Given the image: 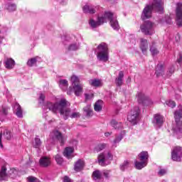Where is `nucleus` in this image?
Instances as JSON below:
<instances>
[{"label": "nucleus", "mask_w": 182, "mask_h": 182, "mask_svg": "<svg viewBox=\"0 0 182 182\" xmlns=\"http://www.w3.org/2000/svg\"><path fill=\"white\" fill-rule=\"evenodd\" d=\"M0 65H2V61L0 62Z\"/></svg>", "instance_id": "nucleus-58"}, {"label": "nucleus", "mask_w": 182, "mask_h": 182, "mask_svg": "<svg viewBox=\"0 0 182 182\" xmlns=\"http://www.w3.org/2000/svg\"><path fill=\"white\" fill-rule=\"evenodd\" d=\"M8 110H9V107H2L3 114H8Z\"/></svg>", "instance_id": "nucleus-49"}, {"label": "nucleus", "mask_w": 182, "mask_h": 182, "mask_svg": "<svg viewBox=\"0 0 182 182\" xmlns=\"http://www.w3.org/2000/svg\"><path fill=\"white\" fill-rule=\"evenodd\" d=\"M103 174L105 177L107 178V177H109V174H110V171H104Z\"/></svg>", "instance_id": "nucleus-50"}, {"label": "nucleus", "mask_w": 182, "mask_h": 182, "mask_svg": "<svg viewBox=\"0 0 182 182\" xmlns=\"http://www.w3.org/2000/svg\"><path fill=\"white\" fill-rule=\"evenodd\" d=\"M171 158L173 161H181L182 148L180 146L174 147L171 151Z\"/></svg>", "instance_id": "nucleus-15"}, {"label": "nucleus", "mask_w": 182, "mask_h": 182, "mask_svg": "<svg viewBox=\"0 0 182 182\" xmlns=\"http://www.w3.org/2000/svg\"><path fill=\"white\" fill-rule=\"evenodd\" d=\"M105 137H109V136H112V132H105Z\"/></svg>", "instance_id": "nucleus-55"}, {"label": "nucleus", "mask_w": 182, "mask_h": 182, "mask_svg": "<svg viewBox=\"0 0 182 182\" xmlns=\"http://www.w3.org/2000/svg\"><path fill=\"white\" fill-rule=\"evenodd\" d=\"M173 73H174V66H171L170 68H168L166 75L168 77H170L171 75H173Z\"/></svg>", "instance_id": "nucleus-45"}, {"label": "nucleus", "mask_w": 182, "mask_h": 182, "mask_svg": "<svg viewBox=\"0 0 182 182\" xmlns=\"http://www.w3.org/2000/svg\"><path fill=\"white\" fill-rule=\"evenodd\" d=\"M55 160L56 163L60 165L62 164V163H63V158H62V156L60 154H57L55 156Z\"/></svg>", "instance_id": "nucleus-41"}, {"label": "nucleus", "mask_w": 182, "mask_h": 182, "mask_svg": "<svg viewBox=\"0 0 182 182\" xmlns=\"http://www.w3.org/2000/svg\"><path fill=\"white\" fill-rule=\"evenodd\" d=\"M167 173V171L166 169H160L158 172L159 176H164Z\"/></svg>", "instance_id": "nucleus-47"}, {"label": "nucleus", "mask_w": 182, "mask_h": 182, "mask_svg": "<svg viewBox=\"0 0 182 182\" xmlns=\"http://www.w3.org/2000/svg\"><path fill=\"white\" fill-rule=\"evenodd\" d=\"M166 23H171V19L168 17V19L166 20Z\"/></svg>", "instance_id": "nucleus-56"}, {"label": "nucleus", "mask_w": 182, "mask_h": 182, "mask_svg": "<svg viewBox=\"0 0 182 182\" xmlns=\"http://www.w3.org/2000/svg\"><path fill=\"white\" fill-rule=\"evenodd\" d=\"M16 176H18V171L16 169L12 168L7 172L6 166H1L0 169V181H6L9 177L15 178Z\"/></svg>", "instance_id": "nucleus-6"}, {"label": "nucleus", "mask_w": 182, "mask_h": 182, "mask_svg": "<svg viewBox=\"0 0 182 182\" xmlns=\"http://www.w3.org/2000/svg\"><path fill=\"white\" fill-rule=\"evenodd\" d=\"M102 109H103V101L99 100L94 105V110L95 112H101Z\"/></svg>", "instance_id": "nucleus-32"}, {"label": "nucleus", "mask_w": 182, "mask_h": 182, "mask_svg": "<svg viewBox=\"0 0 182 182\" xmlns=\"http://www.w3.org/2000/svg\"><path fill=\"white\" fill-rule=\"evenodd\" d=\"M38 102H39L40 105L43 104V102H45V95H43V94L40 95Z\"/></svg>", "instance_id": "nucleus-46"}, {"label": "nucleus", "mask_w": 182, "mask_h": 182, "mask_svg": "<svg viewBox=\"0 0 182 182\" xmlns=\"http://www.w3.org/2000/svg\"><path fill=\"white\" fill-rule=\"evenodd\" d=\"M154 23H151V21H145L144 23L140 26V29L144 35H153V33H154Z\"/></svg>", "instance_id": "nucleus-13"}, {"label": "nucleus", "mask_w": 182, "mask_h": 182, "mask_svg": "<svg viewBox=\"0 0 182 182\" xmlns=\"http://www.w3.org/2000/svg\"><path fill=\"white\" fill-rule=\"evenodd\" d=\"M89 84L94 87H99L102 86V80L97 79L90 80Z\"/></svg>", "instance_id": "nucleus-31"}, {"label": "nucleus", "mask_w": 182, "mask_h": 182, "mask_svg": "<svg viewBox=\"0 0 182 182\" xmlns=\"http://www.w3.org/2000/svg\"><path fill=\"white\" fill-rule=\"evenodd\" d=\"M68 95H70L71 94V92L70 91H68Z\"/></svg>", "instance_id": "nucleus-57"}, {"label": "nucleus", "mask_w": 182, "mask_h": 182, "mask_svg": "<svg viewBox=\"0 0 182 182\" xmlns=\"http://www.w3.org/2000/svg\"><path fill=\"white\" fill-rule=\"evenodd\" d=\"M129 80H130V79H131L130 77H129Z\"/></svg>", "instance_id": "nucleus-60"}, {"label": "nucleus", "mask_w": 182, "mask_h": 182, "mask_svg": "<svg viewBox=\"0 0 182 182\" xmlns=\"http://www.w3.org/2000/svg\"><path fill=\"white\" fill-rule=\"evenodd\" d=\"M63 182H73L72 180L68 176H64Z\"/></svg>", "instance_id": "nucleus-51"}, {"label": "nucleus", "mask_w": 182, "mask_h": 182, "mask_svg": "<svg viewBox=\"0 0 182 182\" xmlns=\"http://www.w3.org/2000/svg\"><path fill=\"white\" fill-rule=\"evenodd\" d=\"M3 137L6 140H11L12 137H14V135L12 134V132H11V131L6 129L4 132Z\"/></svg>", "instance_id": "nucleus-34"}, {"label": "nucleus", "mask_w": 182, "mask_h": 182, "mask_svg": "<svg viewBox=\"0 0 182 182\" xmlns=\"http://www.w3.org/2000/svg\"><path fill=\"white\" fill-rule=\"evenodd\" d=\"M176 23L178 26H182V4L178 3L176 5Z\"/></svg>", "instance_id": "nucleus-16"}, {"label": "nucleus", "mask_w": 182, "mask_h": 182, "mask_svg": "<svg viewBox=\"0 0 182 182\" xmlns=\"http://www.w3.org/2000/svg\"><path fill=\"white\" fill-rule=\"evenodd\" d=\"M156 75L157 77L163 76L164 75V65L162 64H158L156 68Z\"/></svg>", "instance_id": "nucleus-28"}, {"label": "nucleus", "mask_w": 182, "mask_h": 182, "mask_svg": "<svg viewBox=\"0 0 182 182\" xmlns=\"http://www.w3.org/2000/svg\"><path fill=\"white\" fill-rule=\"evenodd\" d=\"M126 136V131H122L119 134L115 136V139L113 141L114 144H117V143H120L123 138Z\"/></svg>", "instance_id": "nucleus-25"}, {"label": "nucleus", "mask_w": 182, "mask_h": 182, "mask_svg": "<svg viewBox=\"0 0 182 182\" xmlns=\"http://www.w3.org/2000/svg\"><path fill=\"white\" fill-rule=\"evenodd\" d=\"M149 163V152L141 151L138 155L137 160L135 161L134 164L137 170H141L147 166Z\"/></svg>", "instance_id": "nucleus-5"}, {"label": "nucleus", "mask_w": 182, "mask_h": 182, "mask_svg": "<svg viewBox=\"0 0 182 182\" xmlns=\"http://www.w3.org/2000/svg\"><path fill=\"white\" fill-rule=\"evenodd\" d=\"M124 77V73L123 71H119L118 77L115 79V85L117 86L120 87L123 85V78Z\"/></svg>", "instance_id": "nucleus-23"}, {"label": "nucleus", "mask_w": 182, "mask_h": 182, "mask_svg": "<svg viewBox=\"0 0 182 182\" xmlns=\"http://www.w3.org/2000/svg\"><path fill=\"white\" fill-rule=\"evenodd\" d=\"M75 144H76L77 141H75Z\"/></svg>", "instance_id": "nucleus-59"}, {"label": "nucleus", "mask_w": 182, "mask_h": 182, "mask_svg": "<svg viewBox=\"0 0 182 182\" xmlns=\"http://www.w3.org/2000/svg\"><path fill=\"white\" fill-rule=\"evenodd\" d=\"M5 68L6 69H14L15 67V60L12 58H7L5 62Z\"/></svg>", "instance_id": "nucleus-24"}, {"label": "nucleus", "mask_w": 182, "mask_h": 182, "mask_svg": "<svg viewBox=\"0 0 182 182\" xmlns=\"http://www.w3.org/2000/svg\"><path fill=\"white\" fill-rule=\"evenodd\" d=\"M140 114V108L135 107L127 117V120L132 124H137L139 122V116Z\"/></svg>", "instance_id": "nucleus-10"}, {"label": "nucleus", "mask_w": 182, "mask_h": 182, "mask_svg": "<svg viewBox=\"0 0 182 182\" xmlns=\"http://www.w3.org/2000/svg\"><path fill=\"white\" fill-rule=\"evenodd\" d=\"M174 118L176 124L173 127L174 133H182V106L174 112Z\"/></svg>", "instance_id": "nucleus-7"}, {"label": "nucleus", "mask_w": 182, "mask_h": 182, "mask_svg": "<svg viewBox=\"0 0 182 182\" xmlns=\"http://www.w3.org/2000/svg\"><path fill=\"white\" fill-rule=\"evenodd\" d=\"M97 58L101 62H107V60H109V49L107 48V44L102 43L97 46Z\"/></svg>", "instance_id": "nucleus-4"}, {"label": "nucleus", "mask_w": 182, "mask_h": 182, "mask_svg": "<svg viewBox=\"0 0 182 182\" xmlns=\"http://www.w3.org/2000/svg\"><path fill=\"white\" fill-rule=\"evenodd\" d=\"M68 50H77L79 49V44L73 43L68 47Z\"/></svg>", "instance_id": "nucleus-38"}, {"label": "nucleus", "mask_w": 182, "mask_h": 182, "mask_svg": "<svg viewBox=\"0 0 182 182\" xmlns=\"http://www.w3.org/2000/svg\"><path fill=\"white\" fill-rule=\"evenodd\" d=\"M28 182H40L39 179L36 178L35 176H28L27 178Z\"/></svg>", "instance_id": "nucleus-44"}, {"label": "nucleus", "mask_w": 182, "mask_h": 182, "mask_svg": "<svg viewBox=\"0 0 182 182\" xmlns=\"http://www.w3.org/2000/svg\"><path fill=\"white\" fill-rule=\"evenodd\" d=\"M166 106H168V107H171V109L176 107V102L174 101L168 100L166 102Z\"/></svg>", "instance_id": "nucleus-43"}, {"label": "nucleus", "mask_w": 182, "mask_h": 182, "mask_svg": "<svg viewBox=\"0 0 182 182\" xmlns=\"http://www.w3.org/2000/svg\"><path fill=\"white\" fill-rule=\"evenodd\" d=\"M163 4L164 3L161 0H153L152 4L147 5L142 11L141 18L143 21L151 18V12H153V11L163 14L164 9Z\"/></svg>", "instance_id": "nucleus-3"}, {"label": "nucleus", "mask_w": 182, "mask_h": 182, "mask_svg": "<svg viewBox=\"0 0 182 182\" xmlns=\"http://www.w3.org/2000/svg\"><path fill=\"white\" fill-rule=\"evenodd\" d=\"M59 86L62 90H67L69 87V82L67 80H60Z\"/></svg>", "instance_id": "nucleus-33"}, {"label": "nucleus", "mask_w": 182, "mask_h": 182, "mask_svg": "<svg viewBox=\"0 0 182 182\" xmlns=\"http://www.w3.org/2000/svg\"><path fill=\"white\" fill-rule=\"evenodd\" d=\"M84 112L86 113V115L88 117H90V116H93V110L92 109L90 105H88L85 107H84Z\"/></svg>", "instance_id": "nucleus-35"}, {"label": "nucleus", "mask_w": 182, "mask_h": 182, "mask_svg": "<svg viewBox=\"0 0 182 182\" xmlns=\"http://www.w3.org/2000/svg\"><path fill=\"white\" fill-rule=\"evenodd\" d=\"M39 163L41 167H49L52 163V161H50V158L48 156H43L41 158Z\"/></svg>", "instance_id": "nucleus-20"}, {"label": "nucleus", "mask_w": 182, "mask_h": 182, "mask_svg": "<svg viewBox=\"0 0 182 182\" xmlns=\"http://www.w3.org/2000/svg\"><path fill=\"white\" fill-rule=\"evenodd\" d=\"M177 62H178V63H181V62H182V54L181 53H179V57L177 59Z\"/></svg>", "instance_id": "nucleus-52"}, {"label": "nucleus", "mask_w": 182, "mask_h": 182, "mask_svg": "<svg viewBox=\"0 0 182 182\" xmlns=\"http://www.w3.org/2000/svg\"><path fill=\"white\" fill-rule=\"evenodd\" d=\"M50 139L48 140V143H54L55 140H58V141L60 142V144H65V141L66 140V137L62 134L59 131L54 130L50 134Z\"/></svg>", "instance_id": "nucleus-11"}, {"label": "nucleus", "mask_w": 182, "mask_h": 182, "mask_svg": "<svg viewBox=\"0 0 182 182\" xmlns=\"http://www.w3.org/2000/svg\"><path fill=\"white\" fill-rule=\"evenodd\" d=\"M112 160H113V155L110 152L107 154L102 153L98 156V164L102 167L109 166Z\"/></svg>", "instance_id": "nucleus-9"}, {"label": "nucleus", "mask_w": 182, "mask_h": 182, "mask_svg": "<svg viewBox=\"0 0 182 182\" xmlns=\"http://www.w3.org/2000/svg\"><path fill=\"white\" fill-rule=\"evenodd\" d=\"M73 154V148L68 146L65 148L63 152V156L67 159H72V157H73V156H72Z\"/></svg>", "instance_id": "nucleus-29"}, {"label": "nucleus", "mask_w": 182, "mask_h": 182, "mask_svg": "<svg viewBox=\"0 0 182 182\" xmlns=\"http://www.w3.org/2000/svg\"><path fill=\"white\" fill-rule=\"evenodd\" d=\"M139 48L144 55H146L147 49H149V43L144 38H140Z\"/></svg>", "instance_id": "nucleus-19"}, {"label": "nucleus", "mask_w": 182, "mask_h": 182, "mask_svg": "<svg viewBox=\"0 0 182 182\" xmlns=\"http://www.w3.org/2000/svg\"><path fill=\"white\" fill-rule=\"evenodd\" d=\"M130 166V163L129 161H125L121 166H120V169L122 171H124L126 168H129V166Z\"/></svg>", "instance_id": "nucleus-40"}, {"label": "nucleus", "mask_w": 182, "mask_h": 182, "mask_svg": "<svg viewBox=\"0 0 182 182\" xmlns=\"http://www.w3.org/2000/svg\"><path fill=\"white\" fill-rule=\"evenodd\" d=\"M107 21H109L110 26L114 31H119V29H120L119 21H117V19L114 17L113 13L109 11L105 12L102 16H98L97 21H95L93 18H90L88 23L92 29H96V28H99L100 25H103L105 22H107Z\"/></svg>", "instance_id": "nucleus-2"}, {"label": "nucleus", "mask_w": 182, "mask_h": 182, "mask_svg": "<svg viewBox=\"0 0 182 182\" xmlns=\"http://www.w3.org/2000/svg\"><path fill=\"white\" fill-rule=\"evenodd\" d=\"M94 95L93 94H85V100H90V99H93L94 97Z\"/></svg>", "instance_id": "nucleus-48"}, {"label": "nucleus", "mask_w": 182, "mask_h": 182, "mask_svg": "<svg viewBox=\"0 0 182 182\" xmlns=\"http://www.w3.org/2000/svg\"><path fill=\"white\" fill-rule=\"evenodd\" d=\"M7 31H8V28L6 27H3V28L0 30V43H2V40L4 39V35H5V33H6Z\"/></svg>", "instance_id": "nucleus-37"}, {"label": "nucleus", "mask_w": 182, "mask_h": 182, "mask_svg": "<svg viewBox=\"0 0 182 182\" xmlns=\"http://www.w3.org/2000/svg\"><path fill=\"white\" fill-rule=\"evenodd\" d=\"M83 167H85V161L79 159L75 164L74 170L75 171H81V170H83Z\"/></svg>", "instance_id": "nucleus-21"}, {"label": "nucleus", "mask_w": 182, "mask_h": 182, "mask_svg": "<svg viewBox=\"0 0 182 182\" xmlns=\"http://www.w3.org/2000/svg\"><path fill=\"white\" fill-rule=\"evenodd\" d=\"M70 82L73 85L75 96H80L83 93V85L80 84V80L79 79V77L76 75H72Z\"/></svg>", "instance_id": "nucleus-8"}, {"label": "nucleus", "mask_w": 182, "mask_h": 182, "mask_svg": "<svg viewBox=\"0 0 182 182\" xmlns=\"http://www.w3.org/2000/svg\"><path fill=\"white\" fill-rule=\"evenodd\" d=\"M6 9L9 12H15L16 11V4L12 3V2H9L5 5Z\"/></svg>", "instance_id": "nucleus-27"}, {"label": "nucleus", "mask_w": 182, "mask_h": 182, "mask_svg": "<svg viewBox=\"0 0 182 182\" xmlns=\"http://www.w3.org/2000/svg\"><path fill=\"white\" fill-rule=\"evenodd\" d=\"M0 147H4V145H2V132L0 133Z\"/></svg>", "instance_id": "nucleus-53"}, {"label": "nucleus", "mask_w": 182, "mask_h": 182, "mask_svg": "<svg viewBox=\"0 0 182 182\" xmlns=\"http://www.w3.org/2000/svg\"><path fill=\"white\" fill-rule=\"evenodd\" d=\"M41 59L39 56H36L34 58L28 59L27 61V65L30 68H32V66H35L38 62H41Z\"/></svg>", "instance_id": "nucleus-22"}, {"label": "nucleus", "mask_w": 182, "mask_h": 182, "mask_svg": "<svg viewBox=\"0 0 182 182\" xmlns=\"http://www.w3.org/2000/svg\"><path fill=\"white\" fill-rule=\"evenodd\" d=\"M99 9V6H93L92 4H85L82 7V11L84 14H96V11Z\"/></svg>", "instance_id": "nucleus-17"}, {"label": "nucleus", "mask_w": 182, "mask_h": 182, "mask_svg": "<svg viewBox=\"0 0 182 182\" xmlns=\"http://www.w3.org/2000/svg\"><path fill=\"white\" fill-rule=\"evenodd\" d=\"M41 146H42V141H41V139L39 137L36 136L34 139V141L33 143V147H34L35 149H39Z\"/></svg>", "instance_id": "nucleus-36"}, {"label": "nucleus", "mask_w": 182, "mask_h": 182, "mask_svg": "<svg viewBox=\"0 0 182 182\" xmlns=\"http://www.w3.org/2000/svg\"><path fill=\"white\" fill-rule=\"evenodd\" d=\"M136 99L140 105L144 106H151L153 105V100L150 97L146 96L143 92H138L136 95Z\"/></svg>", "instance_id": "nucleus-12"}, {"label": "nucleus", "mask_w": 182, "mask_h": 182, "mask_svg": "<svg viewBox=\"0 0 182 182\" xmlns=\"http://www.w3.org/2000/svg\"><path fill=\"white\" fill-rule=\"evenodd\" d=\"M108 147V145L107 144H105V143H101V144H97L95 149H94V151L95 153H99L103 150H105V149H107Z\"/></svg>", "instance_id": "nucleus-26"}, {"label": "nucleus", "mask_w": 182, "mask_h": 182, "mask_svg": "<svg viewBox=\"0 0 182 182\" xmlns=\"http://www.w3.org/2000/svg\"><path fill=\"white\" fill-rule=\"evenodd\" d=\"M109 124L115 129H122L123 127V124H122V122L116 121V119H112L109 122Z\"/></svg>", "instance_id": "nucleus-30"}, {"label": "nucleus", "mask_w": 182, "mask_h": 182, "mask_svg": "<svg viewBox=\"0 0 182 182\" xmlns=\"http://www.w3.org/2000/svg\"><path fill=\"white\" fill-rule=\"evenodd\" d=\"M13 110L14 113L16 114V116H17V117L19 119H22V117H23V110L18 103L16 102L14 104L13 106Z\"/></svg>", "instance_id": "nucleus-18"}, {"label": "nucleus", "mask_w": 182, "mask_h": 182, "mask_svg": "<svg viewBox=\"0 0 182 182\" xmlns=\"http://www.w3.org/2000/svg\"><path fill=\"white\" fill-rule=\"evenodd\" d=\"M180 38H181V36L178 33L176 35L175 39H176V42H178V41H180Z\"/></svg>", "instance_id": "nucleus-54"}, {"label": "nucleus", "mask_w": 182, "mask_h": 182, "mask_svg": "<svg viewBox=\"0 0 182 182\" xmlns=\"http://www.w3.org/2000/svg\"><path fill=\"white\" fill-rule=\"evenodd\" d=\"M164 123V117L160 114H155L152 119V124L156 129H160Z\"/></svg>", "instance_id": "nucleus-14"}, {"label": "nucleus", "mask_w": 182, "mask_h": 182, "mask_svg": "<svg viewBox=\"0 0 182 182\" xmlns=\"http://www.w3.org/2000/svg\"><path fill=\"white\" fill-rule=\"evenodd\" d=\"M150 52L153 56H155V55H157L159 53V50H157V48H156V47L152 46L150 48Z\"/></svg>", "instance_id": "nucleus-42"}, {"label": "nucleus", "mask_w": 182, "mask_h": 182, "mask_svg": "<svg viewBox=\"0 0 182 182\" xmlns=\"http://www.w3.org/2000/svg\"><path fill=\"white\" fill-rule=\"evenodd\" d=\"M92 176L94 180H100L102 178V173L99 171H95L93 172Z\"/></svg>", "instance_id": "nucleus-39"}, {"label": "nucleus", "mask_w": 182, "mask_h": 182, "mask_svg": "<svg viewBox=\"0 0 182 182\" xmlns=\"http://www.w3.org/2000/svg\"><path fill=\"white\" fill-rule=\"evenodd\" d=\"M70 104L65 100L61 99L60 101L55 103L47 102L43 107V109H48L50 112H53L55 114L60 113L63 116L64 120H68L69 117L71 119H77L80 117L79 112H73L70 114V109L68 107Z\"/></svg>", "instance_id": "nucleus-1"}]
</instances>
